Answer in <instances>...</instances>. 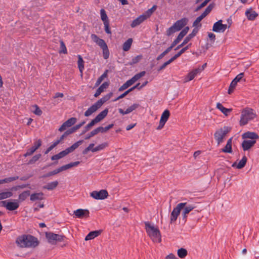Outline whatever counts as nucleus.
I'll list each match as a JSON object with an SVG mask.
<instances>
[{"mask_svg": "<svg viewBox=\"0 0 259 259\" xmlns=\"http://www.w3.org/2000/svg\"><path fill=\"white\" fill-rule=\"evenodd\" d=\"M16 243L21 247H35L39 244L37 239L31 235H23L18 237Z\"/></svg>", "mask_w": 259, "mask_h": 259, "instance_id": "obj_1", "label": "nucleus"}, {"mask_svg": "<svg viewBox=\"0 0 259 259\" xmlns=\"http://www.w3.org/2000/svg\"><path fill=\"white\" fill-rule=\"evenodd\" d=\"M145 230L148 236L153 242L159 243L161 241V234L159 229L155 227L149 222H145Z\"/></svg>", "mask_w": 259, "mask_h": 259, "instance_id": "obj_2", "label": "nucleus"}, {"mask_svg": "<svg viewBox=\"0 0 259 259\" xmlns=\"http://www.w3.org/2000/svg\"><path fill=\"white\" fill-rule=\"evenodd\" d=\"M256 116L254 110L249 108H245L242 110L239 121L241 126L247 124L249 121L253 120Z\"/></svg>", "mask_w": 259, "mask_h": 259, "instance_id": "obj_3", "label": "nucleus"}, {"mask_svg": "<svg viewBox=\"0 0 259 259\" xmlns=\"http://www.w3.org/2000/svg\"><path fill=\"white\" fill-rule=\"evenodd\" d=\"M83 141V140H79L74 143L70 147L66 148L64 150H63L59 152V153L54 155L51 157L52 160H57L59 159H61L65 156H66L69 153L72 152L76 149H77L81 144H82Z\"/></svg>", "mask_w": 259, "mask_h": 259, "instance_id": "obj_4", "label": "nucleus"}, {"mask_svg": "<svg viewBox=\"0 0 259 259\" xmlns=\"http://www.w3.org/2000/svg\"><path fill=\"white\" fill-rule=\"evenodd\" d=\"M213 4H209L205 9V11L198 16L193 23V26L194 27L192 32H197L198 29L201 27L202 25L200 23L201 21L205 18L214 8Z\"/></svg>", "mask_w": 259, "mask_h": 259, "instance_id": "obj_5", "label": "nucleus"}, {"mask_svg": "<svg viewBox=\"0 0 259 259\" xmlns=\"http://www.w3.org/2000/svg\"><path fill=\"white\" fill-rule=\"evenodd\" d=\"M91 38L102 49L104 59H107L109 57L110 53L105 41L94 33L92 34Z\"/></svg>", "mask_w": 259, "mask_h": 259, "instance_id": "obj_6", "label": "nucleus"}, {"mask_svg": "<svg viewBox=\"0 0 259 259\" xmlns=\"http://www.w3.org/2000/svg\"><path fill=\"white\" fill-rule=\"evenodd\" d=\"M80 162L79 161L70 162L67 164L64 165L53 171H50L43 176H42L41 177L42 178H46L47 177H49L54 175H55L62 171L66 170L69 168H70L72 167L77 166L80 164Z\"/></svg>", "mask_w": 259, "mask_h": 259, "instance_id": "obj_7", "label": "nucleus"}, {"mask_svg": "<svg viewBox=\"0 0 259 259\" xmlns=\"http://www.w3.org/2000/svg\"><path fill=\"white\" fill-rule=\"evenodd\" d=\"M189 19L187 18H183L177 21L172 26L168 29L166 32H176L179 31L187 25Z\"/></svg>", "mask_w": 259, "mask_h": 259, "instance_id": "obj_8", "label": "nucleus"}, {"mask_svg": "<svg viewBox=\"0 0 259 259\" xmlns=\"http://www.w3.org/2000/svg\"><path fill=\"white\" fill-rule=\"evenodd\" d=\"M46 237L48 242L52 244H55L57 242H61L65 238L64 235L55 234L52 232H46Z\"/></svg>", "mask_w": 259, "mask_h": 259, "instance_id": "obj_9", "label": "nucleus"}, {"mask_svg": "<svg viewBox=\"0 0 259 259\" xmlns=\"http://www.w3.org/2000/svg\"><path fill=\"white\" fill-rule=\"evenodd\" d=\"M227 135V127L224 126L217 130L214 133V137L219 145L223 142L224 138Z\"/></svg>", "mask_w": 259, "mask_h": 259, "instance_id": "obj_10", "label": "nucleus"}, {"mask_svg": "<svg viewBox=\"0 0 259 259\" xmlns=\"http://www.w3.org/2000/svg\"><path fill=\"white\" fill-rule=\"evenodd\" d=\"M185 205V203H179L177 206L174 208L170 214L171 223L175 222L177 220L181 210H182Z\"/></svg>", "mask_w": 259, "mask_h": 259, "instance_id": "obj_11", "label": "nucleus"}, {"mask_svg": "<svg viewBox=\"0 0 259 259\" xmlns=\"http://www.w3.org/2000/svg\"><path fill=\"white\" fill-rule=\"evenodd\" d=\"M91 196L97 200H103L107 198L108 193L106 190H101L99 191H94L90 194Z\"/></svg>", "mask_w": 259, "mask_h": 259, "instance_id": "obj_12", "label": "nucleus"}, {"mask_svg": "<svg viewBox=\"0 0 259 259\" xmlns=\"http://www.w3.org/2000/svg\"><path fill=\"white\" fill-rule=\"evenodd\" d=\"M181 203L185 204V206L182 209L183 210L182 212V216L183 220L186 222L188 214L192 211L196 207V206L194 204H190L187 202H182Z\"/></svg>", "mask_w": 259, "mask_h": 259, "instance_id": "obj_13", "label": "nucleus"}, {"mask_svg": "<svg viewBox=\"0 0 259 259\" xmlns=\"http://www.w3.org/2000/svg\"><path fill=\"white\" fill-rule=\"evenodd\" d=\"M243 76L244 73H240L235 77L230 83L229 89L228 90V94H231L233 92L237 82H239Z\"/></svg>", "mask_w": 259, "mask_h": 259, "instance_id": "obj_14", "label": "nucleus"}, {"mask_svg": "<svg viewBox=\"0 0 259 259\" xmlns=\"http://www.w3.org/2000/svg\"><path fill=\"white\" fill-rule=\"evenodd\" d=\"M2 206L5 207L7 209L13 211L17 209L19 207V204L18 202H7L6 201H2L1 202Z\"/></svg>", "mask_w": 259, "mask_h": 259, "instance_id": "obj_15", "label": "nucleus"}, {"mask_svg": "<svg viewBox=\"0 0 259 259\" xmlns=\"http://www.w3.org/2000/svg\"><path fill=\"white\" fill-rule=\"evenodd\" d=\"M227 28V25L222 24V20H220L215 22L212 27V31L215 32H224Z\"/></svg>", "mask_w": 259, "mask_h": 259, "instance_id": "obj_16", "label": "nucleus"}, {"mask_svg": "<svg viewBox=\"0 0 259 259\" xmlns=\"http://www.w3.org/2000/svg\"><path fill=\"white\" fill-rule=\"evenodd\" d=\"M101 18L102 21L104 22L105 25V30L106 32H111L109 29V24L108 19V17L106 15V11L105 10L102 9L100 10Z\"/></svg>", "mask_w": 259, "mask_h": 259, "instance_id": "obj_17", "label": "nucleus"}, {"mask_svg": "<svg viewBox=\"0 0 259 259\" xmlns=\"http://www.w3.org/2000/svg\"><path fill=\"white\" fill-rule=\"evenodd\" d=\"M76 218H83L89 217L90 212L88 209H78L74 211Z\"/></svg>", "mask_w": 259, "mask_h": 259, "instance_id": "obj_18", "label": "nucleus"}, {"mask_svg": "<svg viewBox=\"0 0 259 259\" xmlns=\"http://www.w3.org/2000/svg\"><path fill=\"white\" fill-rule=\"evenodd\" d=\"M256 143V140H245L242 143L243 150L245 151L250 149Z\"/></svg>", "mask_w": 259, "mask_h": 259, "instance_id": "obj_19", "label": "nucleus"}, {"mask_svg": "<svg viewBox=\"0 0 259 259\" xmlns=\"http://www.w3.org/2000/svg\"><path fill=\"white\" fill-rule=\"evenodd\" d=\"M201 71V69L200 68H196L193 70L192 71L189 72L188 75L185 78V80L186 82H188L192 80L194 78L195 76L200 73Z\"/></svg>", "mask_w": 259, "mask_h": 259, "instance_id": "obj_20", "label": "nucleus"}, {"mask_svg": "<svg viewBox=\"0 0 259 259\" xmlns=\"http://www.w3.org/2000/svg\"><path fill=\"white\" fill-rule=\"evenodd\" d=\"M140 106V105L137 103L133 104L132 105L128 107L125 111L121 108L118 109V112L122 115L127 114L134 110H136Z\"/></svg>", "mask_w": 259, "mask_h": 259, "instance_id": "obj_21", "label": "nucleus"}, {"mask_svg": "<svg viewBox=\"0 0 259 259\" xmlns=\"http://www.w3.org/2000/svg\"><path fill=\"white\" fill-rule=\"evenodd\" d=\"M100 108V106H99L98 104L96 102L94 104L88 108V109L84 112V116L86 117L90 116Z\"/></svg>", "mask_w": 259, "mask_h": 259, "instance_id": "obj_22", "label": "nucleus"}, {"mask_svg": "<svg viewBox=\"0 0 259 259\" xmlns=\"http://www.w3.org/2000/svg\"><path fill=\"white\" fill-rule=\"evenodd\" d=\"M108 113V109L106 108L101 112H100L96 117L93 119V120L96 123H98L103 119L107 115Z\"/></svg>", "mask_w": 259, "mask_h": 259, "instance_id": "obj_23", "label": "nucleus"}, {"mask_svg": "<svg viewBox=\"0 0 259 259\" xmlns=\"http://www.w3.org/2000/svg\"><path fill=\"white\" fill-rule=\"evenodd\" d=\"M242 139H250V140H256L259 138L258 135L254 132H247L242 135Z\"/></svg>", "mask_w": 259, "mask_h": 259, "instance_id": "obj_24", "label": "nucleus"}, {"mask_svg": "<svg viewBox=\"0 0 259 259\" xmlns=\"http://www.w3.org/2000/svg\"><path fill=\"white\" fill-rule=\"evenodd\" d=\"M147 18L146 15H142L140 16L139 17L134 20L131 26L132 27H135L139 24H140L142 22H143L144 20H145Z\"/></svg>", "mask_w": 259, "mask_h": 259, "instance_id": "obj_25", "label": "nucleus"}, {"mask_svg": "<svg viewBox=\"0 0 259 259\" xmlns=\"http://www.w3.org/2000/svg\"><path fill=\"white\" fill-rule=\"evenodd\" d=\"M245 15L248 20H253L258 16V14L250 8L246 11Z\"/></svg>", "mask_w": 259, "mask_h": 259, "instance_id": "obj_26", "label": "nucleus"}, {"mask_svg": "<svg viewBox=\"0 0 259 259\" xmlns=\"http://www.w3.org/2000/svg\"><path fill=\"white\" fill-rule=\"evenodd\" d=\"M44 199V194L42 192L34 193L30 195V200L32 201Z\"/></svg>", "mask_w": 259, "mask_h": 259, "instance_id": "obj_27", "label": "nucleus"}, {"mask_svg": "<svg viewBox=\"0 0 259 259\" xmlns=\"http://www.w3.org/2000/svg\"><path fill=\"white\" fill-rule=\"evenodd\" d=\"M196 33H190L188 36L185 37L184 39L183 42L178 45L175 49V50H177L183 47L184 45H185L186 44H187L193 37H194Z\"/></svg>", "mask_w": 259, "mask_h": 259, "instance_id": "obj_28", "label": "nucleus"}, {"mask_svg": "<svg viewBox=\"0 0 259 259\" xmlns=\"http://www.w3.org/2000/svg\"><path fill=\"white\" fill-rule=\"evenodd\" d=\"M101 233V230L90 232L85 237V240H90L98 236Z\"/></svg>", "mask_w": 259, "mask_h": 259, "instance_id": "obj_29", "label": "nucleus"}, {"mask_svg": "<svg viewBox=\"0 0 259 259\" xmlns=\"http://www.w3.org/2000/svg\"><path fill=\"white\" fill-rule=\"evenodd\" d=\"M112 95V93H109V94L105 95L103 97L99 100L97 102H96V103L101 107L104 103H105L106 101H108L110 99Z\"/></svg>", "mask_w": 259, "mask_h": 259, "instance_id": "obj_30", "label": "nucleus"}, {"mask_svg": "<svg viewBox=\"0 0 259 259\" xmlns=\"http://www.w3.org/2000/svg\"><path fill=\"white\" fill-rule=\"evenodd\" d=\"M58 182L57 181L52 182L47 184V185L44 186L43 188L48 190H53L55 189L58 185Z\"/></svg>", "mask_w": 259, "mask_h": 259, "instance_id": "obj_31", "label": "nucleus"}, {"mask_svg": "<svg viewBox=\"0 0 259 259\" xmlns=\"http://www.w3.org/2000/svg\"><path fill=\"white\" fill-rule=\"evenodd\" d=\"M109 85V83L104 82L96 91L94 96L95 97H98L103 91L105 89L107 88Z\"/></svg>", "mask_w": 259, "mask_h": 259, "instance_id": "obj_32", "label": "nucleus"}, {"mask_svg": "<svg viewBox=\"0 0 259 259\" xmlns=\"http://www.w3.org/2000/svg\"><path fill=\"white\" fill-rule=\"evenodd\" d=\"M77 57H78V61H77L78 67L80 72L81 73H82L84 69V62L82 57L80 55H78L77 56Z\"/></svg>", "mask_w": 259, "mask_h": 259, "instance_id": "obj_33", "label": "nucleus"}, {"mask_svg": "<svg viewBox=\"0 0 259 259\" xmlns=\"http://www.w3.org/2000/svg\"><path fill=\"white\" fill-rule=\"evenodd\" d=\"M133 41V39L131 38H130L127 40H126L123 44V50L125 52L128 51L131 47Z\"/></svg>", "mask_w": 259, "mask_h": 259, "instance_id": "obj_34", "label": "nucleus"}, {"mask_svg": "<svg viewBox=\"0 0 259 259\" xmlns=\"http://www.w3.org/2000/svg\"><path fill=\"white\" fill-rule=\"evenodd\" d=\"M146 72L145 71H141L136 74H135L133 77H132L130 80L131 82L133 83V84L138 80H139L141 77L144 76L145 75Z\"/></svg>", "mask_w": 259, "mask_h": 259, "instance_id": "obj_35", "label": "nucleus"}, {"mask_svg": "<svg viewBox=\"0 0 259 259\" xmlns=\"http://www.w3.org/2000/svg\"><path fill=\"white\" fill-rule=\"evenodd\" d=\"M59 41L60 42V49L58 51L59 53V54H67V48L65 46V45L64 41H63L62 39H59Z\"/></svg>", "mask_w": 259, "mask_h": 259, "instance_id": "obj_36", "label": "nucleus"}, {"mask_svg": "<svg viewBox=\"0 0 259 259\" xmlns=\"http://www.w3.org/2000/svg\"><path fill=\"white\" fill-rule=\"evenodd\" d=\"M170 115V112L169 110H165L164 111V112L162 113L161 118H160V121H162V122H164V123H166V122L167 121Z\"/></svg>", "mask_w": 259, "mask_h": 259, "instance_id": "obj_37", "label": "nucleus"}, {"mask_svg": "<svg viewBox=\"0 0 259 259\" xmlns=\"http://www.w3.org/2000/svg\"><path fill=\"white\" fill-rule=\"evenodd\" d=\"M13 194L11 191H6L0 193V200L10 198L13 196Z\"/></svg>", "mask_w": 259, "mask_h": 259, "instance_id": "obj_38", "label": "nucleus"}, {"mask_svg": "<svg viewBox=\"0 0 259 259\" xmlns=\"http://www.w3.org/2000/svg\"><path fill=\"white\" fill-rule=\"evenodd\" d=\"M30 195V192L29 190L25 191L19 194V199L21 201H24L28 196Z\"/></svg>", "mask_w": 259, "mask_h": 259, "instance_id": "obj_39", "label": "nucleus"}, {"mask_svg": "<svg viewBox=\"0 0 259 259\" xmlns=\"http://www.w3.org/2000/svg\"><path fill=\"white\" fill-rule=\"evenodd\" d=\"M108 72V70H106L103 73V74L98 78V79H97V81H96V82L95 83V86L96 87H98V85H99L101 84V83L102 82V81H103V80L105 78L107 77Z\"/></svg>", "mask_w": 259, "mask_h": 259, "instance_id": "obj_40", "label": "nucleus"}, {"mask_svg": "<svg viewBox=\"0 0 259 259\" xmlns=\"http://www.w3.org/2000/svg\"><path fill=\"white\" fill-rule=\"evenodd\" d=\"M247 160V159L246 157L245 156H244L237 165V168L238 169H241L244 167L246 164Z\"/></svg>", "mask_w": 259, "mask_h": 259, "instance_id": "obj_41", "label": "nucleus"}, {"mask_svg": "<svg viewBox=\"0 0 259 259\" xmlns=\"http://www.w3.org/2000/svg\"><path fill=\"white\" fill-rule=\"evenodd\" d=\"M133 84L130 79L127 80L124 83H123L118 89L119 92L123 91V90L126 89L132 85Z\"/></svg>", "mask_w": 259, "mask_h": 259, "instance_id": "obj_42", "label": "nucleus"}, {"mask_svg": "<svg viewBox=\"0 0 259 259\" xmlns=\"http://www.w3.org/2000/svg\"><path fill=\"white\" fill-rule=\"evenodd\" d=\"M96 123L92 120L89 123H88L86 126H85L83 130L82 131L80 135H81L84 134L88 131H89V130Z\"/></svg>", "mask_w": 259, "mask_h": 259, "instance_id": "obj_43", "label": "nucleus"}, {"mask_svg": "<svg viewBox=\"0 0 259 259\" xmlns=\"http://www.w3.org/2000/svg\"><path fill=\"white\" fill-rule=\"evenodd\" d=\"M186 34L187 33H179L177 38L175 39L174 41L171 43L172 46L175 47L185 36Z\"/></svg>", "mask_w": 259, "mask_h": 259, "instance_id": "obj_44", "label": "nucleus"}, {"mask_svg": "<svg viewBox=\"0 0 259 259\" xmlns=\"http://www.w3.org/2000/svg\"><path fill=\"white\" fill-rule=\"evenodd\" d=\"M76 118L75 117H71L69 119H68L67 120H66L65 122V124L67 126L70 127L72 125H74L76 122Z\"/></svg>", "mask_w": 259, "mask_h": 259, "instance_id": "obj_45", "label": "nucleus"}, {"mask_svg": "<svg viewBox=\"0 0 259 259\" xmlns=\"http://www.w3.org/2000/svg\"><path fill=\"white\" fill-rule=\"evenodd\" d=\"M178 255L180 258H184L187 255V251L186 249L181 248L178 249Z\"/></svg>", "mask_w": 259, "mask_h": 259, "instance_id": "obj_46", "label": "nucleus"}, {"mask_svg": "<svg viewBox=\"0 0 259 259\" xmlns=\"http://www.w3.org/2000/svg\"><path fill=\"white\" fill-rule=\"evenodd\" d=\"M107 146H108L107 143H102V144L96 146V147H95L94 148V149H93L92 152H97L98 151L102 150L104 149Z\"/></svg>", "mask_w": 259, "mask_h": 259, "instance_id": "obj_47", "label": "nucleus"}, {"mask_svg": "<svg viewBox=\"0 0 259 259\" xmlns=\"http://www.w3.org/2000/svg\"><path fill=\"white\" fill-rule=\"evenodd\" d=\"M217 108L219 110L222 111V112L225 115L227 116V108L224 107L222 104L220 103L217 104Z\"/></svg>", "mask_w": 259, "mask_h": 259, "instance_id": "obj_48", "label": "nucleus"}, {"mask_svg": "<svg viewBox=\"0 0 259 259\" xmlns=\"http://www.w3.org/2000/svg\"><path fill=\"white\" fill-rule=\"evenodd\" d=\"M142 58V56L141 55H138L136 57L133 58L132 59L131 62L129 63L130 65H134L135 64L138 63L141 60Z\"/></svg>", "mask_w": 259, "mask_h": 259, "instance_id": "obj_49", "label": "nucleus"}, {"mask_svg": "<svg viewBox=\"0 0 259 259\" xmlns=\"http://www.w3.org/2000/svg\"><path fill=\"white\" fill-rule=\"evenodd\" d=\"M40 154H37L32 157V158L29 161L28 164H33L37 161L41 157Z\"/></svg>", "mask_w": 259, "mask_h": 259, "instance_id": "obj_50", "label": "nucleus"}, {"mask_svg": "<svg viewBox=\"0 0 259 259\" xmlns=\"http://www.w3.org/2000/svg\"><path fill=\"white\" fill-rule=\"evenodd\" d=\"M114 124L113 123L109 124L105 127L100 126L101 133H104L107 132L108 130L113 127Z\"/></svg>", "mask_w": 259, "mask_h": 259, "instance_id": "obj_51", "label": "nucleus"}, {"mask_svg": "<svg viewBox=\"0 0 259 259\" xmlns=\"http://www.w3.org/2000/svg\"><path fill=\"white\" fill-rule=\"evenodd\" d=\"M190 45H187L185 47L182 48L178 53L175 54L177 58H179L182 54L186 51L189 49Z\"/></svg>", "mask_w": 259, "mask_h": 259, "instance_id": "obj_52", "label": "nucleus"}, {"mask_svg": "<svg viewBox=\"0 0 259 259\" xmlns=\"http://www.w3.org/2000/svg\"><path fill=\"white\" fill-rule=\"evenodd\" d=\"M131 92L129 90V89L127 91H126L124 93H123V94H122L121 95H120L119 96H118L117 98H116V99H114L113 100V102H116L117 101V100L120 99H122L124 97H125L128 93H130Z\"/></svg>", "mask_w": 259, "mask_h": 259, "instance_id": "obj_53", "label": "nucleus"}, {"mask_svg": "<svg viewBox=\"0 0 259 259\" xmlns=\"http://www.w3.org/2000/svg\"><path fill=\"white\" fill-rule=\"evenodd\" d=\"M34 107L35 108V110L33 111V113L37 115L40 116L42 114V111L40 109L39 107L36 105H35L34 106Z\"/></svg>", "mask_w": 259, "mask_h": 259, "instance_id": "obj_54", "label": "nucleus"}, {"mask_svg": "<svg viewBox=\"0 0 259 259\" xmlns=\"http://www.w3.org/2000/svg\"><path fill=\"white\" fill-rule=\"evenodd\" d=\"M57 145V142H54L45 152V154H47L50 152L53 148H54Z\"/></svg>", "mask_w": 259, "mask_h": 259, "instance_id": "obj_55", "label": "nucleus"}, {"mask_svg": "<svg viewBox=\"0 0 259 259\" xmlns=\"http://www.w3.org/2000/svg\"><path fill=\"white\" fill-rule=\"evenodd\" d=\"M18 179H19V177L18 176H15V177H12L7 178H5V179H6V183H10V182H11L12 181L17 180Z\"/></svg>", "mask_w": 259, "mask_h": 259, "instance_id": "obj_56", "label": "nucleus"}, {"mask_svg": "<svg viewBox=\"0 0 259 259\" xmlns=\"http://www.w3.org/2000/svg\"><path fill=\"white\" fill-rule=\"evenodd\" d=\"M41 145V141L40 139H39L34 143V145L33 146V147H34L36 149V150H37Z\"/></svg>", "mask_w": 259, "mask_h": 259, "instance_id": "obj_57", "label": "nucleus"}, {"mask_svg": "<svg viewBox=\"0 0 259 259\" xmlns=\"http://www.w3.org/2000/svg\"><path fill=\"white\" fill-rule=\"evenodd\" d=\"M208 37L211 43H213L214 41L215 36L214 33H208Z\"/></svg>", "mask_w": 259, "mask_h": 259, "instance_id": "obj_58", "label": "nucleus"}, {"mask_svg": "<svg viewBox=\"0 0 259 259\" xmlns=\"http://www.w3.org/2000/svg\"><path fill=\"white\" fill-rule=\"evenodd\" d=\"M67 136L65 135V133H64L59 139H57L55 142H57V145H58L62 140H64V138L66 137Z\"/></svg>", "mask_w": 259, "mask_h": 259, "instance_id": "obj_59", "label": "nucleus"}, {"mask_svg": "<svg viewBox=\"0 0 259 259\" xmlns=\"http://www.w3.org/2000/svg\"><path fill=\"white\" fill-rule=\"evenodd\" d=\"M141 85H140V83H138L136 85H135L134 87H133L132 88H130L129 89V90L130 91V92L133 91V90H134L136 89H137L139 90H140L142 89V88H140V87Z\"/></svg>", "mask_w": 259, "mask_h": 259, "instance_id": "obj_60", "label": "nucleus"}, {"mask_svg": "<svg viewBox=\"0 0 259 259\" xmlns=\"http://www.w3.org/2000/svg\"><path fill=\"white\" fill-rule=\"evenodd\" d=\"M206 5L205 4V3L203 2L202 3H201L199 6H198L196 9V11H198L200 9H201L202 8L204 7Z\"/></svg>", "mask_w": 259, "mask_h": 259, "instance_id": "obj_61", "label": "nucleus"}, {"mask_svg": "<svg viewBox=\"0 0 259 259\" xmlns=\"http://www.w3.org/2000/svg\"><path fill=\"white\" fill-rule=\"evenodd\" d=\"M67 127H68L65 124V123L64 122L61 125V126L60 127V128L59 129V131H60V132H62V131L65 130Z\"/></svg>", "mask_w": 259, "mask_h": 259, "instance_id": "obj_62", "label": "nucleus"}, {"mask_svg": "<svg viewBox=\"0 0 259 259\" xmlns=\"http://www.w3.org/2000/svg\"><path fill=\"white\" fill-rule=\"evenodd\" d=\"M92 132L94 136L98 134L99 132H101L100 126L93 130Z\"/></svg>", "mask_w": 259, "mask_h": 259, "instance_id": "obj_63", "label": "nucleus"}, {"mask_svg": "<svg viewBox=\"0 0 259 259\" xmlns=\"http://www.w3.org/2000/svg\"><path fill=\"white\" fill-rule=\"evenodd\" d=\"M165 259H177V257L172 253L169 254L165 257Z\"/></svg>", "mask_w": 259, "mask_h": 259, "instance_id": "obj_64", "label": "nucleus"}]
</instances>
